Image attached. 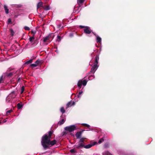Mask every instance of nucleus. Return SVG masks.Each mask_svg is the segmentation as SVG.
<instances>
[{
  "label": "nucleus",
  "mask_w": 155,
  "mask_h": 155,
  "mask_svg": "<svg viewBox=\"0 0 155 155\" xmlns=\"http://www.w3.org/2000/svg\"><path fill=\"white\" fill-rule=\"evenodd\" d=\"M52 134L51 131H49L42 137L41 143L44 149L49 148L50 145L52 146L56 143L57 141L55 140L51 141H50V138Z\"/></svg>",
  "instance_id": "1"
},
{
  "label": "nucleus",
  "mask_w": 155,
  "mask_h": 155,
  "mask_svg": "<svg viewBox=\"0 0 155 155\" xmlns=\"http://www.w3.org/2000/svg\"><path fill=\"white\" fill-rule=\"evenodd\" d=\"M17 94L15 91L11 93L6 98L5 101L7 103L12 102V99L15 98L17 96Z\"/></svg>",
  "instance_id": "2"
},
{
  "label": "nucleus",
  "mask_w": 155,
  "mask_h": 155,
  "mask_svg": "<svg viewBox=\"0 0 155 155\" xmlns=\"http://www.w3.org/2000/svg\"><path fill=\"white\" fill-rule=\"evenodd\" d=\"M77 126L75 125H70L65 127L64 130L70 132H72L76 129Z\"/></svg>",
  "instance_id": "3"
},
{
  "label": "nucleus",
  "mask_w": 155,
  "mask_h": 155,
  "mask_svg": "<svg viewBox=\"0 0 155 155\" xmlns=\"http://www.w3.org/2000/svg\"><path fill=\"white\" fill-rule=\"evenodd\" d=\"M87 81L86 80H79L78 83V86L79 88V89L80 90L81 89L82 85H83L84 86H85L87 84Z\"/></svg>",
  "instance_id": "4"
},
{
  "label": "nucleus",
  "mask_w": 155,
  "mask_h": 155,
  "mask_svg": "<svg viewBox=\"0 0 155 155\" xmlns=\"http://www.w3.org/2000/svg\"><path fill=\"white\" fill-rule=\"evenodd\" d=\"M80 27L81 28H84V31L86 34H89L91 32V31L89 27L81 25Z\"/></svg>",
  "instance_id": "5"
},
{
  "label": "nucleus",
  "mask_w": 155,
  "mask_h": 155,
  "mask_svg": "<svg viewBox=\"0 0 155 155\" xmlns=\"http://www.w3.org/2000/svg\"><path fill=\"white\" fill-rule=\"evenodd\" d=\"M98 67V65L97 64H94L93 66L91 69V72L94 74L97 70Z\"/></svg>",
  "instance_id": "6"
},
{
  "label": "nucleus",
  "mask_w": 155,
  "mask_h": 155,
  "mask_svg": "<svg viewBox=\"0 0 155 155\" xmlns=\"http://www.w3.org/2000/svg\"><path fill=\"white\" fill-rule=\"evenodd\" d=\"M94 35L96 37V42L97 43H101V38L98 35H96L95 33H93Z\"/></svg>",
  "instance_id": "7"
},
{
  "label": "nucleus",
  "mask_w": 155,
  "mask_h": 155,
  "mask_svg": "<svg viewBox=\"0 0 155 155\" xmlns=\"http://www.w3.org/2000/svg\"><path fill=\"white\" fill-rule=\"evenodd\" d=\"M75 104V102L74 101L72 102L71 101L69 102L67 105L68 107H69L72 106H73Z\"/></svg>",
  "instance_id": "8"
},
{
  "label": "nucleus",
  "mask_w": 155,
  "mask_h": 155,
  "mask_svg": "<svg viewBox=\"0 0 155 155\" xmlns=\"http://www.w3.org/2000/svg\"><path fill=\"white\" fill-rule=\"evenodd\" d=\"M51 36L49 35L45 37L43 39V41L44 42H48V41L49 40Z\"/></svg>",
  "instance_id": "9"
},
{
  "label": "nucleus",
  "mask_w": 155,
  "mask_h": 155,
  "mask_svg": "<svg viewBox=\"0 0 155 155\" xmlns=\"http://www.w3.org/2000/svg\"><path fill=\"white\" fill-rule=\"evenodd\" d=\"M95 61L94 63V64H97L98 63V61L99 60V57L98 56H96L95 58Z\"/></svg>",
  "instance_id": "10"
},
{
  "label": "nucleus",
  "mask_w": 155,
  "mask_h": 155,
  "mask_svg": "<svg viewBox=\"0 0 155 155\" xmlns=\"http://www.w3.org/2000/svg\"><path fill=\"white\" fill-rule=\"evenodd\" d=\"M95 144H89L88 145H86V146H84V147L86 149H88L91 147L92 146L94 145Z\"/></svg>",
  "instance_id": "11"
},
{
  "label": "nucleus",
  "mask_w": 155,
  "mask_h": 155,
  "mask_svg": "<svg viewBox=\"0 0 155 155\" xmlns=\"http://www.w3.org/2000/svg\"><path fill=\"white\" fill-rule=\"evenodd\" d=\"M4 7L5 11V12L6 14H8L9 13V9L8 8L7 6L5 5H4Z\"/></svg>",
  "instance_id": "12"
},
{
  "label": "nucleus",
  "mask_w": 155,
  "mask_h": 155,
  "mask_svg": "<svg viewBox=\"0 0 155 155\" xmlns=\"http://www.w3.org/2000/svg\"><path fill=\"white\" fill-rule=\"evenodd\" d=\"M81 132H77L76 133V134H75V136H76V137H77V138H79L80 137L81 135Z\"/></svg>",
  "instance_id": "13"
},
{
  "label": "nucleus",
  "mask_w": 155,
  "mask_h": 155,
  "mask_svg": "<svg viewBox=\"0 0 155 155\" xmlns=\"http://www.w3.org/2000/svg\"><path fill=\"white\" fill-rule=\"evenodd\" d=\"M102 155H112L108 151H105L102 153Z\"/></svg>",
  "instance_id": "14"
},
{
  "label": "nucleus",
  "mask_w": 155,
  "mask_h": 155,
  "mask_svg": "<svg viewBox=\"0 0 155 155\" xmlns=\"http://www.w3.org/2000/svg\"><path fill=\"white\" fill-rule=\"evenodd\" d=\"M84 147L83 144L82 143L79 142L78 146L77 147V148H80Z\"/></svg>",
  "instance_id": "15"
},
{
  "label": "nucleus",
  "mask_w": 155,
  "mask_h": 155,
  "mask_svg": "<svg viewBox=\"0 0 155 155\" xmlns=\"http://www.w3.org/2000/svg\"><path fill=\"white\" fill-rule=\"evenodd\" d=\"M43 5V2H38L37 5V7L39 8L41 7Z\"/></svg>",
  "instance_id": "16"
},
{
  "label": "nucleus",
  "mask_w": 155,
  "mask_h": 155,
  "mask_svg": "<svg viewBox=\"0 0 155 155\" xmlns=\"http://www.w3.org/2000/svg\"><path fill=\"white\" fill-rule=\"evenodd\" d=\"M29 41L31 42L32 43L35 40V38L34 36H32L31 37L29 38Z\"/></svg>",
  "instance_id": "17"
},
{
  "label": "nucleus",
  "mask_w": 155,
  "mask_h": 155,
  "mask_svg": "<svg viewBox=\"0 0 155 155\" xmlns=\"http://www.w3.org/2000/svg\"><path fill=\"white\" fill-rule=\"evenodd\" d=\"M65 121V120L64 119H63L59 122L58 124L59 125H61Z\"/></svg>",
  "instance_id": "18"
},
{
  "label": "nucleus",
  "mask_w": 155,
  "mask_h": 155,
  "mask_svg": "<svg viewBox=\"0 0 155 155\" xmlns=\"http://www.w3.org/2000/svg\"><path fill=\"white\" fill-rule=\"evenodd\" d=\"M84 0H77V3L80 5L83 2Z\"/></svg>",
  "instance_id": "19"
},
{
  "label": "nucleus",
  "mask_w": 155,
  "mask_h": 155,
  "mask_svg": "<svg viewBox=\"0 0 155 155\" xmlns=\"http://www.w3.org/2000/svg\"><path fill=\"white\" fill-rule=\"evenodd\" d=\"M61 40V36L58 35L57 37V41H58V42H60Z\"/></svg>",
  "instance_id": "20"
},
{
  "label": "nucleus",
  "mask_w": 155,
  "mask_h": 155,
  "mask_svg": "<svg viewBox=\"0 0 155 155\" xmlns=\"http://www.w3.org/2000/svg\"><path fill=\"white\" fill-rule=\"evenodd\" d=\"M17 106L18 109H20L22 107V105L21 104H20L19 103H18L17 104Z\"/></svg>",
  "instance_id": "21"
},
{
  "label": "nucleus",
  "mask_w": 155,
  "mask_h": 155,
  "mask_svg": "<svg viewBox=\"0 0 155 155\" xmlns=\"http://www.w3.org/2000/svg\"><path fill=\"white\" fill-rule=\"evenodd\" d=\"M60 111L62 113H64L65 112V110L63 107H61L60 109Z\"/></svg>",
  "instance_id": "22"
},
{
  "label": "nucleus",
  "mask_w": 155,
  "mask_h": 155,
  "mask_svg": "<svg viewBox=\"0 0 155 155\" xmlns=\"http://www.w3.org/2000/svg\"><path fill=\"white\" fill-rule=\"evenodd\" d=\"M83 92V91H82V90L81 91H80L79 92L77 96V97L78 98H79L80 97V95Z\"/></svg>",
  "instance_id": "23"
},
{
  "label": "nucleus",
  "mask_w": 155,
  "mask_h": 155,
  "mask_svg": "<svg viewBox=\"0 0 155 155\" xmlns=\"http://www.w3.org/2000/svg\"><path fill=\"white\" fill-rule=\"evenodd\" d=\"M32 60H33L32 59H31L30 60H29L26 61L25 62V64H28L30 63H31L32 62Z\"/></svg>",
  "instance_id": "24"
},
{
  "label": "nucleus",
  "mask_w": 155,
  "mask_h": 155,
  "mask_svg": "<svg viewBox=\"0 0 155 155\" xmlns=\"http://www.w3.org/2000/svg\"><path fill=\"white\" fill-rule=\"evenodd\" d=\"M41 61L40 60H37L35 62V64L37 65V66L38 65V64L40 63Z\"/></svg>",
  "instance_id": "25"
},
{
  "label": "nucleus",
  "mask_w": 155,
  "mask_h": 155,
  "mask_svg": "<svg viewBox=\"0 0 155 155\" xmlns=\"http://www.w3.org/2000/svg\"><path fill=\"white\" fill-rule=\"evenodd\" d=\"M30 66L32 68H33L37 66V65L35 64H32L30 65Z\"/></svg>",
  "instance_id": "26"
},
{
  "label": "nucleus",
  "mask_w": 155,
  "mask_h": 155,
  "mask_svg": "<svg viewBox=\"0 0 155 155\" xmlns=\"http://www.w3.org/2000/svg\"><path fill=\"white\" fill-rule=\"evenodd\" d=\"M10 32L11 35L12 36H13L14 34V32L13 30L12 29H10Z\"/></svg>",
  "instance_id": "27"
},
{
  "label": "nucleus",
  "mask_w": 155,
  "mask_h": 155,
  "mask_svg": "<svg viewBox=\"0 0 155 155\" xmlns=\"http://www.w3.org/2000/svg\"><path fill=\"white\" fill-rule=\"evenodd\" d=\"M81 124L84 126L87 127H89L90 126L89 125H88L87 124H86L83 123V124Z\"/></svg>",
  "instance_id": "28"
},
{
  "label": "nucleus",
  "mask_w": 155,
  "mask_h": 155,
  "mask_svg": "<svg viewBox=\"0 0 155 155\" xmlns=\"http://www.w3.org/2000/svg\"><path fill=\"white\" fill-rule=\"evenodd\" d=\"M24 28L26 30H30V28L29 27L26 26L24 27Z\"/></svg>",
  "instance_id": "29"
},
{
  "label": "nucleus",
  "mask_w": 155,
  "mask_h": 155,
  "mask_svg": "<svg viewBox=\"0 0 155 155\" xmlns=\"http://www.w3.org/2000/svg\"><path fill=\"white\" fill-rule=\"evenodd\" d=\"M104 141V139L103 138H102L100 139L98 141V143H101L102 142H103Z\"/></svg>",
  "instance_id": "30"
},
{
  "label": "nucleus",
  "mask_w": 155,
  "mask_h": 155,
  "mask_svg": "<svg viewBox=\"0 0 155 155\" xmlns=\"http://www.w3.org/2000/svg\"><path fill=\"white\" fill-rule=\"evenodd\" d=\"M24 86H22L21 88V94H22L24 91Z\"/></svg>",
  "instance_id": "31"
},
{
  "label": "nucleus",
  "mask_w": 155,
  "mask_h": 155,
  "mask_svg": "<svg viewBox=\"0 0 155 155\" xmlns=\"http://www.w3.org/2000/svg\"><path fill=\"white\" fill-rule=\"evenodd\" d=\"M85 139V138H82L81 139L79 142L80 143L81 142L82 143V142H84V140Z\"/></svg>",
  "instance_id": "32"
},
{
  "label": "nucleus",
  "mask_w": 155,
  "mask_h": 155,
  "mask_svg": "<svg viewBox=\"0 0 155 155\" xmlns=\"http://www.w3.org/2000/svg\"><path fill=\"white\" fill-rule=\"evenodd\" d=\"M12 111V109H11V110H8V111H7L6 112V114H8L10 113Z\"/></svg>",
  "instance_id": "33"
},
{
  "label": "nucleus",
  "mask_w": 155,
  "mask_h": 155,
  "mask_svg": "<svg viewBox=\"0 0 155 155\" xmlns=\"http://www.w3.org/2000/svg\"><path fill=\"white\" fill-rule=\"evenodd\" d=\"M91 77H93V78H94V75L91 76H90L89 77L88 79L89 80H91L93 79V78H91Z\"/></svg>",
  "instance_id": "34"
},
{
  "label": "nucleus",
  "mask_w": 155,
  "mask_h": 155,
  "mask_svg": "<svg viewBox=\"0 0 155 155\" xmlns=\"http://www.w3.org/2000/svg\"><path fill=\"white\" fill-rule=\"evenodd\" d=\"M36 31H35L32 30L31 33L34 35L36 33Z\"/></svg>",
  "instance_id": "35"
},
{
  "label": "nucleus",
  "mask_w": 155,
  "mask_h": 155,
  "mask_svg": "<svg viewBox=\"0 0 155 155\" xmlns=\"http://www.w3.org/2000/svg\"><path fill=\"white\" fill-rule=\"evenodd\" d=\"M2 78H3V76H2L0 78V83H1L2 82V80H3Z\"/></svg>",
  "instance_id": "36"
},
{
  "label": "nucleus",
  "mask_w": 155,
  "mask_h": 155,
  "mask_svg": "<svg viewBox=\"0 0 155 155\" xmlns=\"http://www.w3.org/2000/svg\"><path fill=\"white\" fill-rule=\"evenodd\" d=\"M70 151L71 153H74L75 152V150L74 149H72Z\"/></svg>",
  "instance_id": "37"
},
{
  "label": "nucleus",
  "mask_w": 155,
  "mask_h": 155,
  "mask_svg": "<svg viewBox=\"0 0 155 155\" xmlns=\"http://www.w3.org/2000/svg\"><path fill=\"white\" fill-rule=\"evenodd\" d=\"M61 26V24H59L57 25V27L58 28H60Z\"/></svg>",
  "instance_id": "38"
},
{
  "label": "nucleus",
  "mask_w": 155,
  "mask_h": 155,
  "mask_svg": "<svg viewBox=\"0 0 155 155\" xmlns=\"http://www.w3.org/2000/svg\"><path fill=\"white\" fill-rule=\"evenodd\" d=\"M73 36V33H71L70 34V36L71 37H72Z\"/></svg>",
  "instance_id": "39"
},
{
  "label": "nucleus",
  "mask_w": 155,
  "mask_h": 155,
  "mask_svg": "<svg viewBox=\"0 0 155 155\" xmlns=\"http://www.w3.org/2000/svg\"><path fill=\"white\" fill-rule=\"evenodd\" d=\"M8 22L9 23H11V20L10 19H9L8 20Z\"/></svg>",
  "instance_id": "40"
},
{
  "label": "nucleus",
  "mask_w": 155,
  "mask_h": 155,
  "mask_svg": "<svg viewBox=\"0 0 155 155\" xmlns=\"http://www.w3.org/2000/svg\"><path fill=\"white\" fill-rule=\"evenodd\" d=\"M45 9L46 10H49L50 9V8L49 7H47Z\"/></svg>",
  "instance_id": "41"
},
{
  "label": "nucleus",
  "mask_w": 155,
  "mask_h": 155,
  "mask_svg": "<svg viewBox=\"0 0 155 155\" xmlns=\"http://www.w3.org/2000/svg\"><path fill=\"white\" fill-rule=\"evenodd\" d=\"M12 75V73H10L9 74H8V76H11Z\"/></svg>",
  "instance_id": "42"
},
{
  "label": "nucleus",
  "mask_w": 155,
  "mask_h": 155,
  "mask_svg": "<svg viewBox=\"0 0 155 155\" xmlns=\"http://www.w3.org/2000/svg\"><path fill=\"white\" fill-rule=\"evenodd\" d=\"M55 51H56V52H58V51H57V50H56Z\"/></svg>",
  "instance_id": "43"
},
{
  "label": "nucleus",
  "mask_w": 155,
  "mask_h": 155,
  "mask_svg": "<svg viewBox=\"0 0 155 155\" xmlns=\"http://www.w3.org/2000/svg\"><path fill=\"white\" fill-rule=\"evenodd\" d=\"M6 122V120L4 121V122L5 123Z\"/></svg>",
  "instance_id": "44"
},
{
  "label": "nucleus",
  "mask_w": 155,
  "mask_h": 155,
  "mask_svg": "<svg viewBox=\"0 0 155 155\" xmlns=\"http://www.w3.org/2000/svg\"><path fill=\"white\" fill-rule=\"evenodd\" d=\"M1 122H0V124H1Z\"/></svg>",
  "instance_id": "45"
}]
</instances>
